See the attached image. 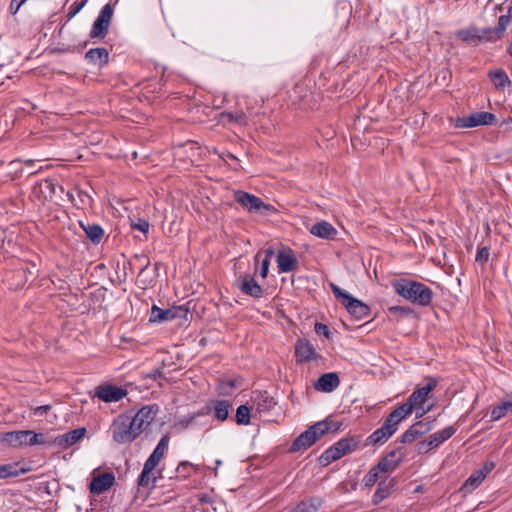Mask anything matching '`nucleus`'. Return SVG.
Masks as SVG:
<instances>
[{"instance_id": "13d9d810", "label": "nucleus", "mask_w": 512, "mask_h": 512, "mask_svg": "<svg viewBox=\"0 0 512 512\" xmlns=\"http://www.w3.org/2000/svg\"><path fill=\"white\" fill-rule=\"evenodd\" d=\"M495 467L494 462L487 461L484 463L483 467L479 469V472H482L484 474V477H486Z\"/></svg>"}, {"instance_id": "774afa93", "label": "nucleus", "mask_w": 512, "mask_h": 512, "mask_svg": "<svg viewBox=\"0 0 512 512\" xmlns=\"http://www.w3.org/2000/svg\"><path fill=\"white\" fill-rule=\"evenodd\" d=\"M509 55L512 57V42L510 43V45L508 46V49H507Z\"/></svg>"}, {"instance_id": "cd10ccee", "label": "nucleus", "mask_w": 512, "mask_h": 512, "mask_svg": "<svg viewBox=\"0 0 512 512\" xmlns=\"http://www.w3.org/2000/svg\"><path fill=\"white\" fill-rule=\"evenodd\" d=\"M510 21H511V18L509 16H507L506 14L501 15L499 17L498 25L496 28L484 29V33L489 34V35H486V40L495 41V40L500 39L503 36Z\"/></svg>"}, {"instance_id": "e433bc0d", "label": "nucleus", "mask_w": 512, "mask_h": 512, "mask_svg": "<svg viewBox=\"0 0 512 512\" xmlns=\"http://www.w3.org/2000/svg\"><path fill=\"white\" fill-rule=\"evenodd\" d=\"M484 479V474L476 470L467 478L463 485V489L466 491H473L482 483Z\"/></svg>"}, {"instance_id": "864d4df0", "label": "nucleus", "mask_w": 512, "mask_h": 512, "mask_svg": "<svg viewBox=\"0 0 512 512\" xmlns=\"http://www.w3.org/2000/svg\"><path fill=\"white\" fill-rule=\"evenodd\" d=\"M432 443H430L429 437L417 444V450L420 454H425L433 449Z\"/></svg>"}, {"instance_id": "4c0bfd02", "label": "nucleus", "mask_w": 512, "mask_h": 512, "mask_svg": "<svg viewBox=\"0 0 512 512\" xmlns=\"http://www.w3.org/2000/svg\"><path fill=\"white\" fill-rule=\"evenodd\" d=\"M250 418V408L247 405H240L236 410V423L238 425H248L250 423Z\"/></svg>"}, {"instance_id": "4d7b16f0", "label": "nucleus", "mask_w": 512, "mask_h": 512, "mask_svg": "<svg viewBox=\"0 0 512 512\" xmlns=\"http://www.w3.org/2000/svg\"><path fill=\"white\" fill-rule=\"evenodd\" d=\"M269 265L270 262L268 259H262L261 265H260V271L259 274L262 278H266L269 272Z\"/></svg>"}, {"instance_id": "39448f33", "label": "nucleus", "mask_w": 512, "mask_h": 512, "mask_svg": "<svg viewBox=\"0 0 512 512\" xmlns=\"http://www.w3.org/2000/svg\"><path fill=\"white\" fill-rule=\"evenodd\" d=\"M113 440L118 444H126L133 442L139 437L137 431L130 420L129 414H120L112 422L111 425Z\"/></svg>"}, {"instance_id": "de8ad7c7", "label": "nucleus", "mask_w": 512, "mask_h": 512, "mask_svg": "<svg viewBox=\"0 0 512 512\" xmlns=\"http://www.w3.org/2000/svg\"><path fill=\"white\" fill-rule=\"evenodd\" d=\"M86 2L87 0H82L81 2L76 1L72 3L68 8L67 19L71 20L74 16H76L85 6Z\"/></svg>"}, {"instance_id": "37998d69", "label": "nucleus", "mask_w": 512, "mask_h": 512, "mask_svg": "<svg viewBox=\"0 0 512 512\" xmlns=\"http://www.w3.org/2000/svg\"><path fill=\"white\" fill-rule=\"evenodd\" d=\"M456 128H472L477 127V121L474 114L465 117H459L455 122Z\"/></svg>"}, {"instance_id": "e2e57ef3", "label": "nucleus", "mask_w": 512, "mask_h": 512, "mask_svg": "<svg viewBox=\"0 0 512 512\" xmlns=\"http://www.w3.org/2000/svg\"><path fill=\"white\" fill-rule=\"evenodd\" d=\"M273 255H274V250H273V248L270 247V248L265 250V256H264L263 259H268L269 262H270L271 258L273 257Z\"/></svg>"}, {"instance_id": "338daca9", "label": "nucleus", "mask_w": 512, "mask_h": 512, "mask_svg": "<svg viewBox=\"0 0 512 512\" xmlns=\"http://www.w3.org/2000/svg\"><path fill=\"white\" fill-rule=\"evenodd\" d=\"M506 15L509 16L510 18H512V4L509 6L508 12Z\"/></svg>"}, {"instance_id": "b1692460", "label": "nucleus", "mask_w": 512, "mask_h": 512, "mask_svg": "<svg viewBox=\"0 0 512 512\" xmlns=\"http://www.w3.org/2000/svg\"><path fill=\"white\" fill-rule=\"evenodd\" d=\"M430 430V427L422 421L416 422L407 429L400 437V443L406 444L414 441L416 438L424 435Z\"/></svg>"}, {"instance_id": "5701e85b", "label": "nucleus", "mask_w": 512, "mask_h": 512, "mask_svg": "<svg viewBox=\"0 0 512 512\" xmlns=\"http://www.w3.org/2000/svg\"><path fill=\"white\" fill-rule=\"evenodd\" d=\"M85 59L92 65L103 67L109 61V52L103 47L92 48L86 52Z\"/></svg>"}, {"instance_id": "20e7f679", "label": "nucleus", "mask_w": 512, "mask_h": 512, "mask_svg": "<svg viewBox=\"0 0 512 512\" xmlns=\"http://www.w3.org/2000/svg\"><path fill=\"white\" fill-rule=\"evenodd\" d=\"M401 412L394 409L384 420L383 425L376 429L368 438L366 445L384 444L398 429L399 423L404 420Z\"/></svg>"}, {"instance_id": "7c9ffc66", "label": "nucleus", "mask_w": 512, "mask_h": 512, "mask_svg": "<svg viewBox=\"0 0 512 512\" xmlns=\"http://www.w3.org/2000/svg\"><path fill=\"white\" fill-rule=\"evenodd\" d=\"M322 502L320 498L312 497L299 502L288 512H316L321 507Z\"/></svg>"}, {"instance_id": "5fc2aeb1", "label": "nucleus", "mask_w": 512, "mask_h": 512, "mask_svg": "<svg viewBox=\"0 0 512 512\" xmlns=\"http://www.w3.org/2000/svg\"><path fill=\"white\" fill-rule=\"evenodd\" d=\"M234 387L235 384L233 381L222 382L218 387V391L222 395H229Z\"/></svg>"}, {"instance_id": "f257e3e1", "label": "nucleus", "mask_w": 512, "mask_h": 512, "mask_svg": "<svg viewBox=\"0 0 512 512\" xmlns=\"http://www.w3.org/2000/svg\"><path fill=\"white\" fill-rule=\"evenodd\" d=\"M392 287L396 294L412 304L422 307L429 306L434 296L433 291L428 286L407 278L395 280Z\"/></svg>"}, {"instance_id": "9d476101", "label": "nucleus", "mask_w": 512, "mask_h": 512, "mask_svg": "<svg viewBox=\"0 0 512 512\" xmlns=\"http://www.w3.org/2000/svg\"><path fill=\"white\" fill-rule=\"evenodd\" d=\"M234 200L248 212H261L262 210H269L270 205L265 204L262 199L256 195L248 192L237 190L234 192Z\"/></svg>"}, {"instance_id": "412c9836", "label": "nucleus", "mask_w": 512, "mask_h": 512, "mask_svg": "<svg viewBox=\"0 0 512 512\" xmlns=\"http://www.w3.org/2000/svg\"><path fill=\"white\" fill-rule=\"evenodd\" d=\"M344 307L347 311L355 317L357 320L364 319L370 313V308L367 304L362 301L351 297L345 304Z\"/></svg>"}, {"instance_id": "603ef678", "label": "nucleus", "mask_w": 512, "mask_h": 512, "mask_svg": "<svg viewBox=\"0 0 512 512\" xmlns=\"http://www.w3.org/2000/svg\"><path fill=\"white\" fill-rule=\"evenodd\" d=\"M0 471L1 474H3V479L18 475V472L14 470V467L11 464L0 465Z\"/></svg>"}, {"instance_id": "79ce46f5", "label": "nucleus", "mask_w": 512, "mask_h": 512, "mask_svg": "<svg viewBox=\"0 0 512 512\" xmlns=\"http://www.w3.org/2000/svg\"><path fill=\"white\" fill-rule=\"evenodd\" d=\"M205 414V412L199 411L191 415L183 416L178 420V425H180L184 429L196 425V419L200 416H204Z\"/></svg>"}, {"instance_id": "8fccbe9b", "label": "nucleus", "mask_w": 512, "mask_h": 512, "mask_svg": "<svg viewBox=\"0 0 512 512\" xmlns=\"http://www.w3.org/2000/svg\"><path fill=\"white\" fill-rule=\"evenodd\" d=\"M31 435H29V446L38 445V444H45L46 441L44 440V435L41 433H36L32 430H30Z\"/></svg>"}, {"instance_id": "1a4fd4ad", "label": "nucleus", "mask_w": 512, "mask_h": 512, "mask_svg": "<svg viewBox=\"0 0 512 512\" xmlns=\"http://www.w3.org/2000/svg\"><path fill=\"white\" fill-rule=\"evenodd\" d=\"M158 412V405L152 404L143 406L135 415H130V420L139 436L154 421Z\"/></svg>"}, {"instance_id": "ddd939ff", "label": "nucleus", "mask_w": 512, "mask_h": 512, "mask_svg": "<svg viewBox=\"0 0 512 512\" xmlns=\"http://www.w3.org/2000/svg\"><path fill=\"white\" fill-rule=\"evenodd\" d=\"M30 430L11 431L0 434V443L13 448L29 446Z\"/></svg>"}, {"instance_id": "58836bf2", "label": "nucleus", "mask_w": 512, "mask_h": 512, "mask_svg": "<svg viewBox=\"0 0 512 512\" xmlns=\"http://www.w3.org/2000/svg\"><path fill=\"white\" fill-rule=\"evenodd\" d=\"M381 473L383 472L377 468V465L373 466L363 477V485L368 488L372 487L378 481Z\"/></svg>"}, {"instance_id": "473e14b6", "label": "nucleus", "mask_w": 512, "mask_h": 512, "mask_svg": "<svg viewBox=\"0 0 512 512\" xmlns=\"http://www.w3.org/2000/svg\"><path fill=\"white\" fill-rule=\"evenodd\" d=\"M81 227L83 228L87 238L93 242L94 244L100 243V241L103 238L104 230L103 228L98 224H81Z\"/></svg>"}, {"instance_id": "6e6d98bb", "label": "nucleus", "mask_w": 512, "mask_h": 512, "mask_svg": "<svg viewBox=\"0 0 512 512\" xmlns=\"http://www.w3.org/2000/svg\"><path fill=\"white\" fill-rule=\"evenodd\" d=\"M489 259V249L487 247H482L478 249L476 254V261L480 263H486Z\"/></svg>"}, {"instance_id": "2eb2a0df", "label": "nucleus", "mask_w": 512, "mask_h": 512, "mask_svg": "<svg viewBox=\"0 0 512 512\" xmlns=\"http://www.w3.org/2000/svg\"><path fill=\"white\" fill-rule=\"evenodd\" d=\"M238 287L242 293L254 298H260L264 293V289L256 282L255 278L249 274L239 277Z\"/></svg>"}, {"instance_id": "c756f323", "label": "nucleus", "mask_w": 512, "mask_h": 512, "mask_svg": "<svg viewBox=\"0 0 512 512\" xmlns=\"http://www.w3.org/2000/svg\"><path fill=\"white\" fill-rule=\"evenodd\" d=\"M487 35H489L487 33ZM456 36L458 39L462 40L466 43H473L478 40H481L482 38L486 39V34L484 33V29L482 31L478 30L477 28H467V29H461L457 31Z\"/></svg>"}, {"instance_id": "a211bd4d", "label": "nucleus", "mask_w": 512, "mask_h": 512, "mask_svg": "<svg viewBox=\"0 0 512 512\" xmlns=\"http://www.w3.org/2000/svg\"><path fill=\"white\" fill-rule=\"evenodd\" d=\"M317 441L315 432L309 427L307 430L302 432L291 444L289 451L297 452L300 450H306Z\"/></svg>"}, {"instance_id": "680f3d73", "label": "nucleus", "mask_w": 512, "mask_h": 512, "mask_svg": "<svg viewBox=\"0 0 512 512\" xmlns=\"http://www.w3.org/2000/svg\"><path fill=\"white\" fill-rule=\"evenodd\" d=\"M191 468V465L188 462H182L179 464L177 471H186Z\"/></svg>"}, {"instance_id": "f704fd0d", "label": "nucleus", "mask_w": 512, "mask_h": 512, "mask_svg": "<svg viewBox=\"0 0 512 512\" xmlns=\"http://www.w3.org/2000/svg\"><path fill=\"white\" fill-rule=\"evenodd\" d=\"M59 188L63 192V187L58 186L50 179H45L39 183V190L43 197L47 200H51L56 194V189Z\"/></svg>"}, {"instance_id": "4be33fe9", "label": "nucleus", "mask_w": 512, "mask_h": 512, "mask_svg": "<svg viewBox=\"0 0 512 512\" xmlns=\"http://www.w3.org/2000/svg\"><path fill=\"white\" fill-rule=\"evenodd\" d=\"M232 405L228 400H213L207 405L208 411L214 412V417L220 422L227 420Z\"/></svg>"}, {"instance_id": "49530a36", "label": "nucleus", "mask_w": 512, "mask_h": 512, "mask_svg": "<svg viewBox=\"0 0 512 512\" xmlns=\"http://www.w3.org/2000/svg\"><path fill=\"white\" fill-rule=\"evenodd\" d=\"M331 290L334 294V296L340 300V302L344 305L352 296L348 294L347 292L343 291L339 286L336 284L331 283L330 284Z\"/></svg>"}, {"instance_id": "0e129e2a", "label": "nucleus", "mask_w": 512, "mask_h": 512, "mask_svg": "<svg viewBox=\"0 0 512 512\" xmlns=\"http://www.w3.org/2000/svg\"><path fill=\"white\" fill-rule=\"evenodd\" d=\"M199 500L201 503H210L211 497L208 494H202L200 495Z\"/></svg>"}, {"instance_id": "aec40b11", "label": "nucleus", "mask_w": 512, "mask_h": 512, "mask_svg": "<svg viewBox=\"0 0 512 512\" xmlns=\"http://www.w3.org/2000/svg\"><path fill=\"white\" fill-rule=\"evenodd\" d=\"M310 233L318 238L326 240H334L338 234L336 228L327 221H320L315 223L310 228Z\"/></svg>"}, {"instance_id": "7ed1b4c3", "label": "nucleus", "mask_w": 512, "mask_h": 512, "mask_svg": "<svg viewBox=\"0 0 512 512\" xmlns=\"http://www.w3.org/2000/svg\"><path fill=\"white\" fill-rule=\"evenodd\" d=\"M437 385V381L433 378L429 379V382L421 387L416 389L408 398L407 402L398 406L396 410L401 412V416L405 419L408 415H410L413 409H416V417H422L425 415L430 408H425L424 404L428 399L429 393L435 389Z\"/></svg>"}, {"instance_id": "a19ab883", "label": "nucleus", "mask_w": 512, "mask_h": 512, "mask_svg": "<svg viewBox=\"0 0 512 512\" xmlns=\"http://www.w3.org/2000/svg\"><path fill=\"white\" fill-rule=\"evenodd\" d=\"M22 164H23V162L21 160H13L9 163L10 170H9L7 176L11 180L18 179L23 175Z\"/></svg>"}, {"instance_id": "dca6fc26", "label": "nucleus", "mask_w": 512, "mask_h": 512, "mask_svg": "<svg viewBox=\"0 0 512 512\" xmlns=\"http://www.w3.org/2000/svg\"><path fill=\"white\" fill-rule=\"evenodd\" d=\"M277 265L279 273H289L297 269L298 260L291 250L280 251L277 255Z\"/></svg>"}, {"instance_id": "052dcab7", "label": "nucleus", "mask_w": 512, "mask_h": 512, "mask_svg": "<svg viewBox=\"0 0 512 512\" xmlns=\"http://www.w3.org/2000/svg\"><path fill=\"white\" fill-rule=\"evenodd\" d=\"M20 7L21 6L17 5V2L15 3L14 0H12L9 6V11L11 14L15 15L19 11Z\"/></svg>"}, {"instance_id": "a878e982", "label": "nucleus", "mask_w": 512, "mask_h": 512, "mask_svg": "<svg viewBox=\"0 0 512 512\" xmlns=\"http://www.w3.org/2000/svg\"><path fill=\"white\" fill-rule=\"evenodd\" d=\"M252 401L259 413L269 412L276 405L274 398L270 396L266 391L256 392L255 396L252 398Z\"/></svg>"}, {"instance_id": "09e8293b", "label": "nucleus", "mask_w": 512, "mask_h": 512, "mask_svg": "<svg viewBox=\"0 0 512 512\" xmlns=\"http://www.w3.org/2000/svg\"><path fill=\"white\" fill-rule=\"evenodd\" d=\"M150 224L147 220L139 218L137 222L132 223V228L146 234L149 230Z\"/></svg>"}, {"instance_id": "f8f14e48", "label": "nucleus", "mask_w": 512, "mask_h": 512, "mask_svg": "<svg viewBox=\"0 0 512 512\" xmlns=\"http://www.w3.org/2000/svg\"><path fill=\"white\" fill-rule=\"evenodd\" d=\"M404 457V447L398 446L379 460L376 464L377 468L381 469L383 473L392 472L398 467Z\"/></svg>"}, {"instance_id": "393cba45", "label": "nucleus", "mask_w": 512, "mask_h": 512, "mask_svg": "<svg viewBox=\"0 0 512 512\" xmlns=\"http://www.w3.org/2000/svg\"><path fill=\"white\" fill-rule=\"evenodd\" d=\"M85 433V428H77L56 437L55 443L62 448H68L77 443L85 435Z\"/></svg>"}, {"instance_id": "bb28decb", "label": "nucleus", "mask_w": 512, "mask_h": 512, "mask_svg": "<svg viewBox=\"0 0 512 512\" xmlns=\"http://www.w3.org/2000/svg\"><path fill=\"white\" fill-rule=\"evenodd\" d=\"M341 423L338 421L325 419L323 421H319L316 424L310 426V428L315 432L316 439H320L323 435L329 432H337L340 429Z\"/></svg>"}, {"instance_id": "ea45409f", "label": "nucleus", "mask_w": 512, "mask_h": 512, "mask_svg": "<svg viewBox=\"0 0 512 512\" xmlns=\"http://www.w3.org/2000/svg\"><path fill=\"white\" fill-rule=\"evenodd\" d=\"M246 116L243 112H222L220 114V120L223 123H244Z\"/></svg>"}, {"instance_id": "9b49d317", "label": "nucleus", "mask_w": 512, "mask_h": 512, "mask_svg": "<svg viewBox=\"0 0 512 512\" xmlns=\"http://www.w3.org/2000/svg\"><path fill=\"white\" fill-rule=\"evenodd\" d=\"M127 391L112 384H102L96 387L95 396L106 403L118 402L126 397Z\"/></svg>"}, {"instance_id": "a18cd8bd", "label": "nucleus", "mask_w": 512, "mask_h": 512, "mask_svg": "<svg viewBox=\"0 0 512 512\" xmlns=\"http://www.w3.org/2000/svg\"><path fill=\"white\" fill-rule=\"evenodd\" d=\"M388 312L391 315L397 316L399 318L408 317L412 315L413 310L407 306H391L388 308Z\"/></svg>"}, {"instance_id": "4468645a", "label": "nucleus", "mask_w": 512, "mask_h": 512, "mask_svg": "<svg viewBox=\"0 0 512 512\" xmlns=\"http://www.w3.org/2000/svg\"><path fill=\"white\" fill-rule=\"evenodd\" d=\"M297 362L307 363L317 358L314 346L307 339H298L295 345Z\"/></svg>"}, {"instance_id": "c03bdc74", "label": "nucleus", "mask_w": 512, "mask_h": 512, "mask_svg": "<svg viewBox=\"0 0 512 512\" xmlns=\"http://www.w3.org/2000/svg\"><path fill=\"white\" fill-rule=\"evenodd\" d=\"M474 116L477 121V126L490 125L496 120L495 115L490 112H477L474 113Z\"/></svg>"}, {"instance_id": "6ab92c4d", "label": "nucleus", "mask_w": 512, "mask_h": 512, "mask_svg": "<svg viewBox=\"0 0 512 512\" xmlns=\"http://www.w3.org/2000/svg\"><path fill=\"white\" fill-rule=\"evenodd\" d=\"M340 384L339 376L334 372L321 375L315 383V389L321 392L330 393Z\"/></svg>"}, {"instance_id": "423d86ee", "label": "nucleus", "mask_w": 512, "mask_h": 512, "mask_svg": "<svg viewBox=\"0 0 512 512\" xmlns=\"http://www.w3.org/2000/svg\"><path fill=\"white\" fill-rule=\"evenodd\" d=\"M359 443L360 440L354 436L340 439L322 453L319 458L320 463L328 465L342 458L344 455L354 451L358 447Z\"/></svg>"}, {"instance_id": "72a5a7b5", "label": "nucleus", "mask_w": 512, "mask_h": 512, "mask_svg": "<svg viewBox=\"0 0 512 512\" xmlns=\"http://www.w3.org/2000/svg\"><path fill=\"white\" fill-rule=\"evenodd\" d=\"M508 414H512V401H503L491 410V421H497Z\"/></svg>"}, {"instance_id": "bf43d9fd", "label": "nucleus", "mask_w": 512, "mask_h": 512, "mask_svg": "<svg viewBox=\"0 0 512 512\" xmlns=\"http://www.w3.org/2000/svg\"><path fill=\"white\" fill-rule=\"evenodd\" d=\"M50 405H42L35 408V414L36 415H43L47 411L50 410Z\"/></svg>"}, {"instance_id": "2f4dec72", "label": "nucleus", "mask_w": 512, "mask_h": 512, "mask_svg": "<svg viewBox=\"0 0 512 512\" xmlns=\"http://www.w3.org/2000/svg\"><path fill=\"white\" fill-rule=\"evenodd\" d=\"M456 432V429L453 426L445 427L437 432H434L429 436L430 443L434 448L440 446L443 442L451 438Z\"/></svg>"}, {"instance_id": "f03ea898", "label": "nucleus", "mask_w": 512, "mask_h": 512, "mask_svg": "<svg viewBox=\"0 0 512 512\" xmlns=\"http://www.w3.org/2000/svg\"><path fill=\"white\" fill-rule=\"evenodd\" d=\"M169 440L170 437L168 434L161 437L157 446L144 463L142 472L138 477V486L149 487L150 485H154L156 482V476L153 471L167 452Z\"/></svg>"}, {"instance_id": "c9c22d12", "label": "nucleus", "mask_w": 512, "mask_h": 512, "mask_svg": "<svg viewBox=\"0 0 512 512\" xmlns=\"http://www.w3.org/2000/svg\"><path fill=\"white\" fill-rule=\"evenodd\" d=\"M489 77L497 89L505 88L510 84V80L504 70H496L489 73Z\"/></svg>"}, {"instance_id": "69168bd1", "label": "nucleus", "mask_w": 512, "mask_h": 512, "mask_svg": "<svg viewBox=\"0 0 512 512\" xmlns=\"http://www.w3.org/2000/svg\"><path fill=\"white\" fill-rule=\"evenodd\" d=\"M24 164L32 169L34 167L35 161L31 160V159H28V160L24 161Z\"/></svg>"}, {"instance_id": "c85d7f7f", "label": "nucleus", "mask_w": 512, "mask_h": 512, "mask_svg": "<svg viewBox=\"0 0 512 512\" xmlns=\"http://www.w3.org/2000/svg\"><path fill=\"white\" fill-rule=\"evenodd\" d=\"M393 486L394 479L380 481L372 498L373 503L379 504L385 500L391 494Z\"/></svg>"}, {"instance_id": "3c124183", "label": "nucleus", "mask_w": 512, "mask_h": 512, "mask_svg": "<svg viewBox=\"0 0 512 512\" xmlns=\"http://www.w3.org/2000/svg\"><path fill=\"white\" fill-rule=\"evenodd\" d=\"M314 330L318 335H323L327 339L331 337V331L326 324L316 323Z\"/></svg>"}, {"instance_id": "0eeeda50", "label": "nucleus", "mask_w": 512, "mask_h": 512, "mask_svg": "<svg viewBox=\"0 0 512 512\" xmlns=\"http://www.w3.org/2000/svg\"><path fill=\"white\" fill-rule=\"evenodd\" d=\"M113 17V8L111 4H105L94 21L89 33L91 39H103L108 34Z\"/></svg>"}, {"instance_id": "6e6552de", "label": "nucleus", "mask_w": 512, "mask_h": 512, "mask_svg": "<svg viewBox=\"0 0 512 512\" xmlns=\"http://www.w3.org/2000/svg\"><path fill=\"white\" fill-rule=\"evenodd\" d=\"M189 310L184 306H173L168 309H162L157 305L151 308L150 322L163 323L177 318H186Z\"/></svg>"}, {"instance_id": "f3484780", "label": "nucleus", "mask_w": 512, "mask_h": 512, "mask_svg": "<svg viewBox=\"0 0 512 512\" xmlns=\"http://www.w3.org/2000/svg\"><path fill=\"white\" fill-rule=\"evenodd\" d=\"M115 482V477L112 473H104L96 476L90 483V492L100 494L110 489Z\"/></svg>"}]
</instances>
